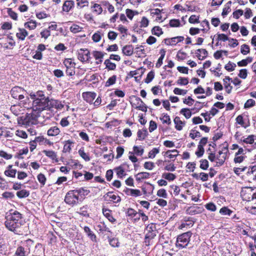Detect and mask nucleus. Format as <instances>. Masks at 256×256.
I'll return each mask as SVG.
<instances>
[{"instance_id":"ea45409f","label":"nucleus","mask_w":256,"mask_h":256,"mask_svg":"<svg viewBox=\"0 0 256 256\" xmlns=\"http://www.w3.org/2000/svg\"><path fill=\"white\" fill-rule=\"evenodd\" d=\"M24 26L26 28H30V30H34L36 26V21L30 20L24 24Z\"/></svg>"},{"instance_id":"412c9836","label":"nucleus","mask_w":256,"mask_h":256,"mask_svg":"<svg viewBox=\"0 0 256 256\" xmlns=\"http://www.w3.org/2000/svg\"><path fill=\"white\" fill-rule=\"evenodd\" d=\"M145 72V68H140L136 70L130 71L128 75L130 77H133L136 75L142 76Z\"/></svg>"},{"instance_id":"7ed1b4c3","label":"nucleus","mask_w":256,"mask_h":256,"mask_svg":"<svg viewBox=\"0 0 256 256\" xmlns=\"http://www.w3.org/2000/svg\"><path fill=\"white\" fill-rule=\"evenodd\" d=\"M192 236V233L190 231L178 236L177 238L176 246L181 248H186L189 243Z\"/></svg>"},{"instance_id":"774afa93","label":"nucleus","mask_w":256,"mask_h":256,"mask_svg":"<svg viewBox=\"0 0 256 256\" xmlns=\"http://www.w3.org/2000/svg\"><path fill=\"white\" fill-rule=\"evenodd\" d=\"M82 29L81 27L76 24H74L70 28V31L74 34L80 32Z\"/></svg>"},{"instance_id":"bb28decb","label":"nucleus","mask_w":256,"mask_h":256,"mask_svg":"<svg viewBox=\"0 0 256 256\" xmlns=\"http://www.w3.org/2000/svg\"><path fill=\"white\" fill-rule=\"evenodd\" d=\"M74 144V142L70 140H68L64 146L62 152H70L72 150V144Z\"/></svg>"},{"instance_id":"4d7b16f0","label":"nucleus","mask_w":256,"mask_h":256,"mask_svg":"<svg viewBox=\"0 0 256 256\" xmlns=\"http://www.w3.org/2000/svg\"><path fill=\"white\" fill-rule=\"evenodd\" d=\"M169 24L170 27H178L180 26V23L179 20L172 19L170 20Z\"/></svg>"},{"instance_id":"f8f14e48","label":"nucleus","mask_w":256,"mask_h":256,"mask_svg":"<svg viewBox=\"0 0 256 256\" xmlns=\"http://www.w3.org/2000/svg\"><path fill=\"white\" fill-rule=\"evenodd\" d=\"M123 192L128 196H131L135 197L142 195L140 191L137 189H131L126 188L124 190Z\"/></svg>"},{"instance_id":"20e7f679","label":"nucleus","mask_w":256,"mask_h":256,"mask_svg":"<svg viewBox=\"0 0 256 256\" xmlns=\"http://www.w3.org/2000/svg\"><path fill=\"white\" fill-rule=\"evenodd\" d=\"M78 200V196L76 194L74 190L68 192L65 196L64 202L72 206L77 204Z\"/></svg>"},{"instance_id":"5701e85b","label":"nucleus","mask_w":256,"mask_h":256,"mask_svg":"<svg viewBox=\"0 0 256 256\" xmlns=\"http://www.w3.org/2000/svg\"><path fill=\"white\" fill-rule=\"evenodd\" d=\"M84 232L92 240L96 241V236L93 233L88 226H86L84 227Z\"/></svg>"},{"instance_id":"6e6d98bb","label":"nucleus","mask_w":256,"mask_h":256,"mask_svg":"<svg viewBox=\"0 0 256 256\" xmlns=\"http://www.w3.org/2000/svg\"><path fill=\"white\" fill-rule=\"evenodd\" d=\"M190 136L192 139H194L195 138H200L201 136V135L199 132L195 130H192L190 134Z\"/></svg>"},{"instance_id":"f03ea898","label":"nucleus","mask_w":256,"mask_h":256,"mask_svg":"<svg viewBox=\"0 0 256 256\" xmlns=\"http://www.w3.org/2000/svg\"><path fill=\"white\" fill-rule=\"evenodd\" d=\"M6 227L10 230L18 235H22L27 232L28 228L22 220V214L15 210L10 212L6 216Z\"/></svg>"},{"instance_id":"2f4dec72","label":"nucleus","mask_w":256,"mask_h":256,"mask_svg":"<svg viewBox=\"0 0 256 256\" xmlns=\"http://www.w3.org/2000/svg\"><path fill=\"white\" fill-rule=\"evenodd\" d=\"M28 148H26L22 150H20L19 152L15 156V158L18 159H22L23 154H26L28 153Z\"/></svg>"},{"instance_id":"aec40b11","label":"nucleus","mask_w":256,"mask_h":256,"mask_svg":"<svg viewBox=\"0 0 256 256\" xmlns=\"http://www.w3.org/2000/svg\"><path fill=\"white\" fill-rule=\"evenodd\" d=\"M74 2L72 0H66L64 2L62 6V10L68 12L74 6Z\"/></svg>"},{"instance_id":"2eb2a0df","label":"nucleus","mask_w":256,"mask_h":256,"mask_svg":"<svg viewBox=\"0 0 256 256\" xmlns=\"http://www.w3.org/2000/svg\"><path fill=\"white\" fill-rule=\"evenodd\" d=\"M174 123L175 124V128L178 130H181L182 127L185 124L184 122L182 121L178 116H176L174 119Z\"/></svg>"},{"instance_id":"bf43d9fd","label":"nucleus","mask_w":256,"mask_h":256,"mask_svg":"<svg viewBox=\"0 0 256 256\" xmlns=\"http://www.w3.org/2000/svg\"><path fill=\"white\" fill-rule=\"evenodd\" d=\"M200 168L206 170L208 168V162L206 160H201L200 161Z\"/></svg>"},{"instance_id":"f704fd0d","label":"nucleus","mask_w":256,"mask_h":256,"mask_svg":"<svg viewBox=\"0 0 256 256\" xmlns=\"http://www.w3.org/2000/svg\"><path fill=\"white\" fill-rule=\"evenodd\" d=\"M162 177L169 181H172L176 179V176L172 173H164L162 174Z\"/></svg>"},{"instance_id":"39448f33","label":"nucleus","mask_w":256,"mask_h":256,"mask_svg":"<svg viewBox=\"0 0 256 256\" xmlns=\"http://www.w3.org/2000/svg\"><path fill=\"white\" fill-rule=\"evenodd\" d=\"M78 58L82 62H89L91 57L88 49H79L78 51Z\"/></svg>"},{"instance_id":"680f3d73","label":"nucleus","mask_w":256,"mask_h":256,"mask_svg":"<svg viewBox=\"0 0 256 256\" xmlns=\"http://www.w3.org/2000/svg\"><path fill=\"white\" fill-rule=\"evenodd\" d=\"M159 152L160 150L158 148H154L148 152V157L150 158H153L157 154L159 153Z\"/></svg>"},{"instance_id":"1a4fd4ad","label":"nucleus","mask_w":256,"mask_h":256,"mask_svg":"<svg viewBox=\"0 0 256 256\" xmlns=\"http://www.w3.org/2000/svg\"><path fill=\"white\" fill-rule=\"evenodd\" d=\"M38 115L34 113H32L28 115L25 119V122L29 125L36 124L37 123V118Z\"/></svg>"},{"instance_id":"5fc2aeb1","label":"nucleus","mask_w":256,"mask_h":256,"mask_svg":"<svg viewBox=\"0 0 256 256\" xmlns=\"http://www.w3.org/2000/svg\"><path fill=\"white\" fill-rule=\"evenodd\" d=\"M187 56V54L182 52V50H180L176 55V58L178 60H184L186 58Z\"/></svg>"},{"instance_id":"e2e57ef3","label":"nucleus","mask_w":256,"mask_h":256,"mask_svg":"<svg viewBox=\"0 0 256 256\" xmlns=\"http://www.w3.org/2000/svg\"><path fill=\"white\" fill-rule=\"evenodd\" d=\"M255 101L252 99L248 100L244 104V108H250L255 105Z\"/></svg>"},{"instance_id":"c9c22d12","label":"nucleus","mask_w":256,"mask_h":256,"mask_svg":"<svg viewBox=\"0 0 256 256\" xmlns=\"http://www.w3.org/2000/svg\"><path fill=\"white\" fill-rule=\"evenodd\" d=\"M9 254L8 246L6 244H0V254L8 255Z\"/></svg>"},{"instance_id":"9d476101","label":"nucleus","mask_w":256,"mask_h":256,"mask_svg":"<svg viewBox=\"0 0 256 256\" xmlns=\"http://www.w3.org/2000/svg\"><path fill=\"white\" fill-rule=\"evenodd\" d=\"M96 96V94L94 92H86L82 94L84 99L90 104L92 103Z\"/></svg>"},{"instance_id":"a19ab883","label":"nucleus","mask_w":256,"mask_h":256,"mask_svg":"<svg viewBox=\"0 0 256 256\" xmlns=\"http://www.w3.org/2000/svg\"><path fill=\"white\" fill-rule=\"evenodd\" d=\"M152 32L153 34L158 36H160L163 33L162 29L158 26L154 27L152 29Z\"/></svg>"},{"instance_id":"7c9ffc66","label":"nucleus","mask_w":256,"mask_h":256,"mask_svg":"<svg viewBox=\"0 0 256 256\" xmlns=\"http://www.w3.org/2000/svg\"><path fill=\"white\" fill-rule=\"evenodd\" d=\"M104 64L106 66V68L109 70H114L116 68V64L112 62L110 59L105 60Z\"/></svg>"},{"instance_id":"13d9d810","label":"nucleus","mask_w":256,"mask_h":256,"mask_svg":"<svg viewBox=\"0 0 256 256\" xmlns=\"http://www.w3.org/2000/svg\"><path fill=\"white\" fill-rule=\"evenodd\" d=\"M137 212L134 209L128 208L126 212V216L130 217H134L138 214Z\"/></svg>"},{"instance_id":"0e129e2a","label":"nucleus","mask_w":256,"mask_h":256,"mask_svg":"<svg viewBox=\"0 0 256 256\" xmlns=\"http://www.w3.org/2000/svg\"><path fill=\"white\" fill-rule=\"evenodd\" d=\"M115 170L116 171V174L119 178H122L125 174L124 170L121 166L116 168Z\"/></svg>"},{"instance_id":"6ab92c4d","label":"nucleus","mask_w":256,"mask_h":256,"mask_svg":"<svg viewBox=\"0 0 256 256\" xmlns=\"http://www.w3.org/2000/svg\"><path fill=\"white\" fill-rule=\"evenodd\" d=\"M185 222L182 223L180 226V228L182 229L186 226H192L194 225V222L190 218H184Z\"/></svg>"},{"instance_id":"9b49d317","label":"nucleus","mask_w":256,"mask_h":256,"mask_svg":"<svg viewBox=\"0 0 256 256\" xmlns=\"http://www.w3.org/2000/svg\"><path fill=\"white\" fill-rule=\"evenodd\" d=\"M29 254V252H28L23 246H18L13 256H28Z\"/></svg>"},{"instance_id":"8fccbe9b","label":"nucleus","mask_w":256,"mask_h":256,"mask_svg":"<svg viewBox=\"0 0 256 256\" xmlns=\"http://www.w3.org/2000/svg\"><path fill=\"white\" fill-rule=\"evenodd\" d=\"M17 171L16 170H9L4 171V174L8 176L14 178Z\"/></svg>"},{"instance_id":"423d86ee","label":"nucleus","mask_w":256,"mask_h":256,"mask_svg":"<svg viewBox=\"0 0 256 256\" xmlns=\"http://www.w3.org/2000/svg\"><path fill=\"white\" fill-rule=\"evenodd\" d=\"M184 39V37L182 36H178L172 38H166L164 40V42L166 46H174L178 43L182 42Z\"/></svg>"},{"instance_id":"79ce46f5","label":"nucleus","mask_w":256,"mask_h":256,"mask_svg":"<svg viewBox=\"0 0 256 256\" xmlns=\"http://www.w3.org/2000/svg\"><path fill=\"white\" fill-rule=\"evenodd\" d=\"M236 64L234 63L229 62L224 66V68L228 72H232L234 70Z\"/></svg>"},{"instance_id":"0eeeda50","label":"nucleus","mask_w":256,"mask_h":256,"mask_svg":"<svg viewBox=\"0 0 256 256\" xmlns=\"http://www.w3.org/2000/svg\"><path fill=\"white\" fill-rule=\"evenodd\" d=\"M218 40H222L223 42H225L227 40H228V41H229L228 44L230 45V46L232 47V48L236 47L238 44L236 40H234V39L229 40L228 36L223 34H218Z\"/></svg>"},{"instance_id":"a878e982","label":"nucleus","mask_w":256,"mask_h":256,"mask_svg":"<svg viewBox=\"0 0 256 256\" xmlns=\"http://www.w3.org/2000/svg\"><path fill=\"white\" fill-rule=\"evenodd\" d=\"M28 35V32L24 28H19L18 32L16 34V36L18 38L24 40Z\"/></svg>"},{"instance_id":"f3484780","label":"nucleus","mask_w":256,"mask_h":256,"mask_svg":"<svg viewBox=\"0 0 256 256\" xmlns=\"http://www.w3.org/2000/svg\"><path fill=\"white\" fill-rule=\"evenodd\" d=\"M224 87L226 88V91L228 94L230 93L231 90L232 88V86H230V84L228 83V82H230L232 80V78H230L229 76H226L225 77V78L223 80Z\"/></svg>"},{"instance_id":"4468645a","label":"nucleus","mask_w":256,"mask_h":256,"mask_svg":"<svg viewBox=\"0 0 256 256\" xmlns=\"http://www.w3.org/2000/svg\"><path fill=\"white\" fill-rule=\"evenodd\" d=\"M111 212L112 211L108 209H102V213L104 215L108 220L110 222L114 223L116 221V220L111 214Z\"/></svg>"},{"instance_id":"58836bf2","label":"nucleus","mask_w":256,"mask_h":256,"mask_svg":"<svg viewBox=\"0 0 256 256\" xmlns=\"http://www.w3.org/2000/svg\"><path fill=\"white\" fill-rule=\"evenodd\" d=\"M160 120L163 124H166L168 125L171 124L170 117L168 114H162V116L160 118Z\"/></svg>"},{"instance_id":"603ef678","label":"nucleus","mask_w":256,"mask_h":256,"mask_svg":"<svg viewBox=\"0 0 256 256\" xmlns=\"http://www.w3.org/2000/svg\"><path fill=\"white\" fill-rule=\"evenodd\" d=\"M205 208L211 212H215L216 210V206L213 202H209L205 205Z\"/></svg>"},{"instance_id":"cd10ccee","label":"nucleus","mask_w":256,"mask_h":256,"mask_svg":"<svg viewBox=\"0 0 256 256\" xmlns=\"http://www.w3.org/2000/svg\"><path fill=\"white\" fill-rule=\"evenodd\" d=\"M178 155V151L176 150H168L165 153V156H166L170 158H175Z\"/></svg>"},{"instance_id":"72a5a7b5","label":"nucleus","mask_w":256,"mask_h":256,"mask_svg":"<svg viewBox=\"0 0 256 256\" xmlns=\"http://www.w3.org/2000/svg\"><path fill=\"white\" fill-rule=\"evenodd\" d=\"M137 134L139 140H144L148 134V132L146 130H144L143 131L139 130Z\"/></svg>"},{"instance_id":"473e14b6","label":"nucleus","mask_w":256,"mask_h":256,"mask_svg":"<svg viewBox=\"0 0 256 256\" xmlns=\"http://www.w3.org/2000/svg\"><path fill=\"white\" fill-rule=\"evenodd\" d=\"M78 153L80 154V156L84 159L86 161L88 162L90 160V157L89 156L88 154L84 152V150L83 148H80L78 150Z\"/></svg>"},{"instance_id":"4be33fe9","label":"nucleus","mask_w":256,"mask_h":256,"mask_svg":"<svg viewBox=\"0 0 256 256\" xmlns=\"http://www.w3.org/2000/svg\"><path fill=\"white\" fill-rule=\"evenodd\" d=\"M60 130L57 126H52L48 130L49 136H56L60 134Z\"/></svg>"},{"instance_id":"c85d7f7f","label":"nucleus","mask_w":256,"mask_h":256,"mask_svg":"<svg viewBox=\"0 0 256 256\" xmlns=\"http://www.w3.org/2000/svg\"><path fill=\"white\" fill-rule=\"evenodd\" d=\"M30 195V192L26 190H22L16 192V196L20 198H25Z\"/></svg>"},{"instance_id":"dca6fc26","label":"nucleus","mask_w":256,"mask_h":256,"mask_svg":"<svg viewBox=\"0 0 256 256\" xmlns=\"http://www.w3.org/2000/svg\"><path fill=\"white\" fill-rule=\"evenodd\" d=\"M93 56L95 58L96 60V64L102 63L104 57V54L102 52L98 51H94L93 52Z\"/></svg>"},{"instance_id":"4c0bfd02","label":"nucleus","mask_w":256,"mask_h":256,"mask_svg":"<svg viewBox=\"0 0 256 256\" xmlns=\"http://www.w3.org/2000/svg\"><path fill=\"white\" fill-rule=\"evenodd\" d=\"M219 212L222 215L230 216L232 212V211L229 209L228 207L224 206L220 209Z\"/></svg>"},{"instance_id":"6e6552de","label":"nucleus","mask_w":256,"mask_h":256,"mask_svg":"<svg viewBox=\"0 0 256 256\" xmlns=\"http://www.w3.org/2000/svg\"><path fill=\"white\" fill-rule=\"evenodd\" d=\"M10 93L12 97L14 98H17V96H18L20 94H21V93L28 94L26 91L25 90H24L22 88L18 86L14 87L11 90Z\"/></svg>"},{"instance_id":"e433bc0d","label":"nucleus","mask_w":256,"mask_h":256,"mask_svg":"<svg viewBox=\"0 0 256 256\" xmlns=\"http://www.w3.org/2000/svg\"><path fill=\"white\" fill-rule=\"evenodd\" d=\"M74 191L78 196V195L83 196H86L90 192L89 190H84L83 188H80L78 190H74Z\"/></svg>"},{"instance_id":"c756f323","label":"nucleus","mask_w":256,"mask_h":256,"mask_svg":"<svg viewBox=\"0 0 256 256\" xmlns=\"http://www.w3.org/2000/svg\"><path fill=\"white\" fill-rule=\"evenodd\" d=\"M254 137H256V136L254 135H250L246 138H241L240 140L247 144H252L254 142Z\"/></svg>"},{"instance_id":"09e8293b","label":"nucleus","mask_w":256,"mask_h":256,"mask_svg":"<svg viewBox=\"0 0 256 256\" xmlns=\"http://www.w3.org/2000/svg\"><path fill=\"white\" fill-rule=\"evenodd\" d=\"M37 178L38 182L40 183L42 185L41 186H44L46 184V180L45 176L44 174L40 173L38 174Z\"/></svg>"},{"instance_id":"69168bd1","label":"nucleus","mask_w":256,"mask_h":256,"mask_svg":"<svg viewBox=\"0 0 256 256\" xmlns=\"http://www.w3.org/2000/svg\"><path fill=\"white\" fill-rule=\"evenodd\" d=\"M157 196L166 198L168 197V194L164 189L162 188L159 190L157 192Z\"/></svg>"},{"instance_id":"49530a36","label":"nucleus","mask_w":256,"mask_h":256,"mask_svg":"<svg viewBox=\"0 0 256 256\" xmlns=\"http://www.w3.org/2000/svg\"><path fill=\"white\" fill-rule=\"evenodd\" d=\"M154 72L152 70L150 72L147 74L146 78L144 80V82L146 84L150 83L154 79Z\"/></svg>"},{"instance_id":"a18cd8bd","label":"nucleus","mask_w":256,"mask_h":256,"mask_svg":"<svg viewBox=\"0 0 256 256\" xmlns=\"http://www.w3.org/2000/svg\"><path fill=\"white\" fill-rule=\"evenodd\" d=\"M180 112L183 114L185 118L187 119L190 118L192 116V112L188 108H182Z\"/></svg>"},{"instance_id":"ddd939ff","label":"nucleus","mask_w":256,"mask_h":256,"mask_svg":"<svg viewBox=\"0 0 256 256\" xmlns=\"http://www.w3.org/2000/svg\"><path fill=\"white\" fill-rule=\"evenodd\" d=\"M195 54L199 60H203L207 56L208 52L206 49H197Z\"/></svg>"},{"instance_id":"338daca9","label":"nucleus","mask_w":256,"mask_h":256,"mask_svg":"<svg viewBox=\"0 0 256 256\" xmlns=\"http://www.w3.org/2000/svg\"><path fill=\"white\" fill-rule=\"evenodd\" d=\"M177 83L180 85H186L188 83V78L180 77L178 80Z\"/></svg>"},{"instance_id":"de8ad7c7","label":"nucleus","mask_w":256,"mask_h":256,"mask_svg":"<svg viewBox=\"0 0 256 256\" xmlns=\"http://www.w3.org/2000/svg\"><path fill=\"white\" fill-rule=\"evenodd\" d=\"M216 159L218 160V161L216 162V166H222V165H223L225 162V160L226 159V156H217Z\"/></svg>"},{"instance_id":"3c124183","label":"nucleus","mask_w":256,"mask_h":256,"mask_svg":"<svg viewBox=\"0 0 256 256\" xmlns=\"http://www.w3.org/2000/svg\"><path fill=\"white\" fill-rule=\"evenodd\" d=\"M133 150L134 153L138 156H142L144 152V150L141 148V146H134Z\"/></svg>"},{"instance_id":"b1692460","label":"nucleus","mask_w":256,"mask_h":256,"mask_svg":"<svg viewBox=\"0 0 256 256\" xmlns=\"http://www.w3.org/2000/svg\"><path fill=\"white\" fill-rule=\"evenodd\" d=\"M150 174L147 172H140L136 175V180L140 181L141 180L148 178L150 177Z\"/></svg>"},{"instance_id":"f257e3e1","label":"nucleus","mask_w":256,"mask_h":256,"mask_svg":"<svg viewBox=\"0 0 256 256\" xmlns=\"http://www.w3.org/2000/svg\"><path fill=\"white\" fill-rule=\"evenodd\" d=\"M29 95L30 98L33 100L32 106L34 111L50 110L53 108L62 109L64 107L60 101L50 98L48 96L46 97L43 91L38 90L36 92H31Z\"/></svg>"},{"instance_id":"052dcab7","label":"nucleus","mask_w":256,"mask_h":256,"mask_svg":"<svg viewBox=\"0 0 256 256\" xmlns=\"http://www.w3.org/2000/svg\"><path fill=\"white\" fill-rule=\"evenodd\" d=\"M188 92L187 90H182L179 88H176L174 90V92L176 94L178 95H185Z\"/></svg>"},{"instance_id":"a211bd4d","label":"nucleus","mask_w":256,"mask_h":256,"mask_svg":"<svg viewBox=\"0 0 256 256\" xmlns=\"http://www.w3.org/2000/svg\"><path fill=\"white\" fill-rule=\"evenodd\" d=\"M42 152L52 160H55L56 162H58L56 158V154L54 151L44 150Z\"/></svg>"},{"instance_id":"37998d69","label":"nucleus","mask_w":256,"mask_h":256,"mask_svg":"<svg viewBox=\"0 0 256 256\" xmlns=\"http://www.w3.org/2000/svg\"><path fill=\"white\" fill-rule=\"evenodd\" d=\"M97 228L98 229V230L100 232H110V228L106 226L104 222H101L97 226Z\"/></svg>"},{"instance_id":"c03bdc74","label":"nucleus","mask_w":256,"mask_h":256,"mask_svg":"<svg viewBox=\"0 0 256 256\" xmlns=\"http://www.w3.org/2000/svg\"><path fill=\"white\" fill-rule=\"evenodd\" d=\"M24 244L26 247V250H27L28 252H29V254H30V247L34 245V242L30 239H28L24 242Z\"/></svg>"},{"instance_id":"864d4df0","label":"nucleus","mask_w":256,"mask_h":256,"mask_svg":"<svg viewBox=\"0 0 256 256\" xmlns=\"http://www.w3.org/2000/svg\"><path fill=\"white\" fill-rule=\"evenodd\" d=\"M116 76L115 75H114L110 77L106 81V86H109L115 84L116 81Z\"/></svg>"},{"instance_id":"393cba45","label":"nucleus","mask_w":256,"mask_h":256,"mask_svg":"<svg viewBox=\"0 0 256 256\" xmlns=\"http://www.w3.org/2000/svg\"><path fill=\"white\" fill-rule=\"evenodd\" d=\"M231 4H232V2L228 1L224 5V8L222 10V15L223 16H226L231 11V8H230Z\"/></svg>"}]
</instances>
